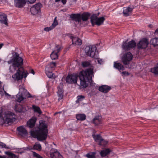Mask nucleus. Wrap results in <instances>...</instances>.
<instances>
[{"label": "nucleus", "instance_id": "obj_1", "mask_svg": "<svg viewBox=\"0 0 158 158\" xmlns=\"http://www.w3.org/2000/svg\"><path fill=\"white\" fill-rule=\"evenodd\" d=\"M12 54L10 60L7 62L8 64H11L9 68L10 72L11 73L16 72L12 75V78L14 80L17 81L21 80L23 78H26L28 73L27 71H24L22 67L23 59L17 52H13Z\"/></svg>", "mask_w": 158, "mask_h": 158}, {"label": "nucleus", "instance_id": "obj_2", "mask_svg": "<svg viewBox=\"0 0 158 158\" xmlns=\"http://www.w3.org/2000/svg\"><path fill=\"white\" fill-rule=\"evenodd\" d=\"M82 65L84 67H90L89 68L81 71L79 75L81 85L83 87L85 88L88 86L89 83L91 85H93L92 78L94 76V68L88 61L83 62Z\"/></svg>", "mask_w": 158, "mask_h": 158}, {"label": "nucleus", "instance_id": "obj_3", "mask_svg": "<svg viewBox=\"0 0 158 158\" xmlns=\"http://www.w3.org/2000/svg\"><path fill=\"white\" fill-rule=\"evenodd\" d=\"M40 125L38 130H31L30 132L31 135L33 138H36L39 141L45 140L48 136V130L47 126L45 121H40Z\"/></svg>", "mask_w": 158, "mask_h": 158}, {"label": "nucleus", "instance_id": "obj_4", "mask_svg": "<svg viewBox=\"0 0 158 158\" xmlns=\"http://www.w3.org/2000/svg\"><path fill=\"white\" fill-rule=\"evenodd\" d=\"M26 97H32V95L27 92V90L25 89L24 85H23L19 86V92L17 95L16 100L18 102H21L24 99L26 98Z\"/></svg>", "mask_w": 158, "mask_h": 158}, {"label": "nucleus", "instance_id": "obj_5", "mask_svg": "<svg viewBox=\"0 0 158 158\" xmlns=\"http://www.w3.org/2000/svg\"><path fill=\"white\" fill-rule=\"evenodd\" d=\"M85 52L88 56L93 58H98L99 56L97 48L94 45L86 46L85 48Z\"/></svg>", "mask_w": 158, "mask_h": 158}, {"label": "nucleus", "instance_id": "obj_6", "mask_svg": "<svg viewBox=\"0 0 158 158\" xmlns=\"http://www.w3.org/2000/svg\"><path fill=\"white\" fill-rule=\"evenodd\" d=\"M3 124H9L14 122L16 119V115L15 114L10 111L5 112L3 114Z\"/></svg>", "mask_w": 158, "mask_h": 158}, {"label": "nucleus", "instance_id": "obj_7", "mask_svg": "<svg viewBox=\"0 0 158 158\" xmlns=\"http://www.w3.org/2000/svg\"><path fill=\"white\" fill-rule=\"evenodd\" d=\"M90 17V14L87 12L84 13L81 15H80V21L79 22V23L81 26H86L89 23V20Z\"/></svg>", "mask_w": 158, "mask_h": 158}, {"label": "nucleus", "instance_id": "obj_8", "mask_svg": "<svg viewBox=\"0 0 158 158\" xmlns=\"http://www.w3.org/2000/svg\"><path fill=\"white\" fill-rule=\"evenodd\" d=\"M104 20V17H98L96 14L93 15L90 17V21L93 26L100 25L103 23Z\"/></svg>", "mask_w": 158, "mask_h": 158}, {"label": "nucleus", "instance_id": "obj_9", "mask_svg": "<svg viewBox=\"0 0 158 158\" xmlns=\"http://www.w3.org/2000/svg\"><path fill=\"white\" fill-rule=\"evenodd\" d=\"M14 109L17 113H24L29 109V107L26 104H17L14 107Z\"/></svg>", "mask_w": 158, "mask_h": 158}, {"label": "nucleus", "instance_id": "obj_10", "mask_svg": "<svg viewBox=\"0 0 158 158\" xmlns=\"http://www.w3.org/2000/svg\"><path fill=\"white\" fill-rule=\"evenodd\" d=\"M133 56L130 52H128L123 55L122 57V61L124 64H127L132 60Z\"/></svg>", "mask_w": 158, "mask_h": 158}, {"label": "nucleus", "instance_id": "obj_11", "mask_svg": "<svg viewBox=\"0 0 158 158\" xmlns=\"http://www.w3.org/2000/svg\"><path fill=\"white\" fill-rule=\"evenodd\" d=\"M136 45V44L135 42L132 40L128 43H127L126 41L123 42L122 47L123 50H129L135 47Z\"/></svg>", "mask_w": 158, "mask_h": 158}, {"label": "nucleus", "instance_id": "obj_12", "mask_svg": "<svg viewBox=\"0 0 158 158\" xmlns=\"http://www.w3.org/2000/svg\"><path fill=\"white\" fill-rule=\"evenodd\" d=\"M42 6V4L40 3H37L33 6L30 8V11L31 14L35 15L40 13V8Z\"/></svg>", "mask_w": 158, "mask_h": 158}, {"label": "nucleus", "instance_id": "obj_13", "mask_svg": "<svg viewBox=\"0 0 158 158\" xmlns=\"http://www.w3.org/2000/svg\"><path fill=\"white\" fill-rule=\"evenodd\" d=\"M78 77L76 74L69 75L67 76L66 79V82L69 83H73L76 84Z\"/></svg>", "mask_w": 158, "mask_h": 158}, {"label": "nucleus", "instance_id": "obj_14", "mask_svg": "<svg viewBox=\"0 0 158 158\" xmlns=\"http://www.w3.org/2000/svg\"><path fill=\"white\" fill-rule=\"evenodd\" d=\"M60 48L58 45H56L54 50L52 52L50 55V57L52 60H55L57 58L58 56L57 53L59 52Z\"/></svg>", "mask_w": 158, "mask_h": 158}, {"label": "nucleus", "instance_id": "obj_15", "mask_svg": "<svg viewBox=\"0 0 158 158\" xmlns=\"http://www.w3.org/2000/svg\"><path fill=\"white\" fill-rule=\"evenodd\" d=\"M148 41L146 39H142L137 44L138 48H145L148 46Z\"/></svg>", "mask_w": 158, "mask_h": 158}, {"label": "nucleus", "instance_id": "obj_16", "mask_svg": "<svg viewBox=\"0 0 158 158\" xmlns=\"http://www.w3.org/2000/svg\"><path fill=\"white\" fill-rule=\"evenodd\" d=\"M63 84L62 82L60 83L59 85L58 86V92L57 94L58 96V100L59 101L62 99L63 97Z\"/></svg>", "mask_w": 158, "mask_h": 158}, {"label": "nucleus", "instance_id": "obj_17", "mask_svg": "<svg viewBox=\"0 0 158 158\" xmlns=\"http://www.w3.org/2000/svg\"><path fill=\"white\" fill-rule=\"evenodd\" d=\"M50 156L52 158H63L62 156L56 149L52 148L50 151Z\"/></svg>", "mask_w": 158, "mask_h": 158}, {"label": "nucleus", "instance_id": "obj_18", "mask_svg": "<svg viewBox=\"0 0 158 158\" xmlns=\"http://www.w3.org/2000/svg\"><path fill=\"white\" fill-rule=\"evenodd\" d=\"M17 130L19 135L22 136L26 135L27 134V130L23 126L18 127L17 128Z\"/></svg>", "mask_w": 158, "mask_h": 158}, {"label": "nucleus", "instance_id": "obj_19", "mask_svg": "<svg viewBox=\"0 0 158 158\" xmlns=\"http://www.w3.org/2000/svg\"><path fill=\"white\" fill-rule=\"evenodd\" d=\"M26 2V0H14V5L17 7H22L25 4Z\"/></svg>", "mask_w": 158, "mask_h": 158}, {"label": "nucleus", "instance_id": "obj_20", "mask_svg": "<svg viewBox=\"0 0 158 158\" xmlns=\"http://www.w3.org/2000/svg\"><path fill=\"white\" fill-rule=\"evenodd\" d=\"M111 89L110 86L107 85H102L99 87L98 89L99 91L103 93H106L108 92Z\"/></svg>", "mask_w": 158, "mask_h": 158}, {"label": "nucleus", "instance_id": "obj_21", "mask_svg": "<svg viewBox=\"0 0 158 158\" xmlns=\"http://www.w3.org/2000/svg\"><path fill=\"white\" fill-rule=\"evenodd\" d=\"M36 120V118L32 117L27 122V126L31 128L35 126Z\"/></svg>", "mask_w": 158, "mask_h": 158}, {"label": "nucleus", "instance_id": "obj_22", "mask_svg": "<svg viewBox=\"0 0 158 158\" xmlns=\"http://www.w3.org/2000/svg\"><path fill=\"white\" fill-rule=\"evenodd\" d=\"M72 40L73 44L76 45H81L82 44L81 40L77 37H73L72 36L70 37Z\"/></svg>", "mask_w": 158, "mask_h": 158}, {"label": "nucleus", "instance_id": "obj_23", "mask_svg": "<svg viewBox=\"0 0 158 158\" xmlns=\"http://www.w3.org/2000/svg\"><path fill=\"white\" fill-rule=\"evenodd\" d=\"M0 22L1 23H4L6 25H7V19L6 14H0Z\"/></svg>", "mask_w": 158, "mask_h": 158}, {"label": "nucleus", "instance_id": "obj_24", "mask_svg": "<svg viewBox=\"0 0 158 158\" xmlns=\"http://www.w3.org/2000/svg\"><path fill=\"white\" fill-rule=\"evenodd\" d=\"M114 67L115 69H118L120 72L124 69V68L123 65L121 63L117 62H114Z\"/></svg>", "mask_w": 158, "mask_h": 158}, {"label": "nucleus", "instance_id": "obj_25", "mask_svg": "<svg viewBox=\"0 0 158 158\" xmlns=\"http://www.w3.org/2000/svg\"><path fill=\"white\" fill-rule=\"evenodd\" d=\"M93 123L95 125H98L102 123V117L99 115L96 116L93 119Z\"/></svg>", "mask_w": 158, "mask_h": 158}, {"label": "nucleus", "instance_id": "obj_26", "mask_svg": "<svg viewBox=\"0 0 158 158\" xmlns=\"http://www.w3.org/2000/svg\"><path fill=\"white\" fill-rule=\"evenodd\" d=\"M80 14H72L70 15V17L72 20H75L79 23V22L80 21Z\"/></svg>", "mask_w": 158, "mask_h": 158}, {"label": "nucleus", "instance_id": "obj_27", "mask_svg": "<svg viewBox=\"0 0 158 158\" xmlns=\"http://www.w3.org/2000/svg\"><path fill=\"white\" fill-rule=\"evenodd\" d=\"M27 148V150L33 149L34 150H36L39 151H40L41 150L42 148L40 143H36L34 145L33 147H31L29 148Z\"/></svg>", "mask_w": 158, "mask_h": 158}, {"label": "nucleus", "instance_id": "obj_28", "mask_svg": "<svg viewBox=\"0 0 158 158\" xmlns=\"http://www.w3.org/2000/svg\"><path fill=\"white\" fill-rule=\"evenodd\" d=\"M132 10V9L129 7H124L123 13L124 15L126 16H129Z\"/></svg>", "mask_w": 158, "mask_h": 158}, {"label": "nucleus", "instance_id": "obj_29", "mask_svg": "<svg viewBox=\"0 0 158 158\" xmlns=\"http://www.w3.org/2000/svg\"><path fill=\"white\" fill-rule=\"evenodd\" d=\"M45 71L47 76L49 78H55L56 77L52 73V70H49L48 68H45Z\"/></svg>", "mask_w": 158, "mask_h": 158}, {"label": "nucleus", "instance_id": "obj_30", "mask_svg": "<svg viewBox=\"0 0 158 158\" xmlns=\"http://www.w3.org/2000/svg\"><path fill=\"white\" fill-rule=\"evenodd\" d=\"M5 153L7 157H6L5 156H4L5 158H18V156L15 155L12 152L9 151L5 152Z\"/></svg>", "mask_w": 158, "mask_h": 158}, {"label": "nucleus", "instance_id": "obj_31", "mask_svg": "<svg viewBox=\"0 0 158 158\" xmlns=\"http://www.w3.org/2000/svg\"><path fill=\"white\" fill-rule=\"evenodd\" d=\"M76 117L77 120H84L86 118V116L84 114H79L76 115Z\"/></svg>", "mask_w": 158, "mask_h": 158}, {"label": "nucleus", "instance_id": "obj_32", "mask_svg": "<svg viewBox=\"0 0 158 158\" xmlns=\"http://www.w3.org/2000/svg\"><path fill=\"white\" fill-rule=\"evenodd\" d=\"M0 94L1 96H3L4 95L6 97H10V95L9 94H8L7 93L4 89L3 87H2H2L0 89Z\"/></svg>", "mask_w": 158, "mask_h": 158}, {"label": "nucleus", "instance_id": "obj_33", "mask_svg": "<svg viewBox=\"0 0 158 158\" xmlns=\"http://www.w3.org/2000/svg\"><path fill=\"white\" fill-rule=\"evenodd\" d=\"M150 43L154 46L158 45V38H155L152 39L150 41Z\"/></svg>", "mask_w": 158, "mask_h": 158}, {"label": "nucleus", "instance_id": "obj_34", "mask_svg": "<svg viewBox=\"0 0 158 158\" xmlns=\"http://www.w3.org/2000/svg\"><path fill=\"white\" fill-rule=\"evenodd\" d=\"M110 152V150L108 149H107L105 150L102 151L100 152V154L101 156H105L107 155Z\"/></svg>", "mask_w": 158, "mask_h": 158}, {"label": "nucleus", "instance_id": "obj_35", "mask_svg": "<svg viewBox=\"0 0 158 158\" xmlns=\"http://www.w3.org/2000/svg\"><path fill=\"white\" fill-rule=\"evenodd\" d=\"M56 66V64L55 62H51L48 64L46 68H48L49 70H53L54 69Z\"/></svg>", "mask_w": 158, "mask_h": 158}, {"label": "nucleus", "instance_id": "obj_36", "mask_svg": "<svg viewBox=\"0 0 158 158\" xmlns=\"http://www.w3.org/2000/svg\"><path fill=\"white\" fill-rule=\"evenodd\" d=\"M92 136L96 142H99L102 139L101 136L100 135H95L93 134Z\"/></svg>", "mask_w": 158, "mask_h": 158}, {"label": "nucleus", "instance_id": "obj_37", "mask_svg": "<svg viewBox=\"0 0 158 158\" xmlns=\"http://www.w3.org/2000/svg\"><path fill=\"white\" fill-rule=\"evenodd\" d=\"M32 108L35 112H37L40 114H41L42 112L40 110V108L39 107L35 105H33Z\"/></svg>", "mask_w": 158, "mask_h": 158}, {"label": "nucleus", "instance_id": "obj_38", "mask_svg": "<svg viewBox=\"0 0 158 158\" xmlns=\"http://www.w3.org/2000/svg\"><path fill=\"white\" fill-rule=\"evenodd\" d=\"M95 152H90L86 154L85 156L88 158H95Z\"/></svg>", "mask_w": 158, "mask_h": 158}, {"label": "nucleus", "instance_id": "obj_39", "mask_svg": "<svg viewBox=\"0 0 158 158\" xmlns=\"http://www.w3.org/2000/svg\"><path fill=\"white\" fill-rule=\"evenodd\" d=\"M151 71L155 74H158V64L156 66L151 69Z\"/></svg>", "mask_w": 158, "mask_h": 158}, {"label": "nucleus", "instance_id": "obj_40", "mask_svg": "<svg viewBox=\"0 0 158 158\" xmlns=\"http://www.w3.org/2000/svg\"><path fill=\"white\" fill-rule=\"evenodd\" d=\"M57 17H56L54 19L53 22L51 26V27L53 29L57 25H58V22L56 19Z\"/></svg>", "mask_w": 158, "mask_h": 158}, {"label": "nucleus", "instance_id": "obj_41", "mask_svg": "<svg viewBox=\"0 0 158 158\" xmlns=\"http://www.w3.org/2000/svg\"><path fill=\"white\" fill-rule=\"evenodd\" d=\"M5 148L7 149H11V147L9 146H6L5 144L3 143L0 142V148Z\"/></svg>", "mask_w": 158, "mask_h": 158}, {"label": "nucleus", "instance_id": "obj_42", "mask_svg": "<svg viewBox=\"0 0 158 158\" xmlns=\"http://www.w3.org/2000/svg\"><path fill=\"white\" fill-rule=\"evenodd\" d=\"M85 97L84 96L82 95H80L78 96L77 97V100L76 101V102L77 103H78L79 101H81L82 100H83L84 98Z\"/></svg>", "mask_w": 158, "mask_h": 158}, {"label": "nucleus", "instance_id": "obj_43", "mask_svg": "<svg viewBox=\"0 0 158 158\" xmlns=\"http://www.w3.org/2000/svg\"><path fill=\"white\" fill-rule=\"evenodd\" d=\"M107 143V141L102 139L99 142V144L100 145L103 146H105Z\"/></svg>", "mask_w": 158, "mask_h": 158}, {"label": "nucleus", "instance_id": "obj_44", "mask_svg": "<svg viewBox=\"0 0 158 158\" xmlns=\"http://www.w3.org/2000/svg\"><path fill=\"white\" fill-rule=\"evenodd\" d=\"M33 156L35 158H43L41 156L35 152H33Z\"/></svg>", "mask_w": 158, "mask_h": 158}, {"label": "nucleus", "instance_id": "obj_45", "mask_svg": "<svg viewBox=\"0 0 158 158\" xmlns=\"http://www.w3.org/2000/svg\"><path fill=\"white\" fill-rule=\"evenodd\" d=\"M99 56L98 57V58H94V59H96L97 60V61L98 64H102L103 63L104 61L102 59H100L98 58Z\"/></svg>", "mask_w": 158, "mask_h": 158}, {"label": "nucleus", "instance_id": "obj_46", "mask_svg": "<svg viewBox=\"0 0 158 158\" xmlns=\"http://www.w3.org/2000/svg\"><path fill=\"white\" fill-rule=\"evenodd\" d=\"M53 29L52 28V27L51 26H50L49 27H45L44 28V30L45 31H50L51 30H52Z\"/></svg>", "mask_w": 158, "mask_h": 158}, {"label": "nucleus", "instance_id": "obj_47", "mask_svg": "<svg viewBox=\"0 0 158 158\" xmlns=\"http://www.w3.org/2000/svg\"><path fill=\"white\" fill-rule=\"evenodd\" d=\"M88 96L89 97H91L92 96L94 95V93L93 92V91H91L88 94Z\"/></svg>", "mask_w": 158, "mask_h": 158}, {"label": "nucleus", "instance_id": "obj_48", "mask_svg": "<svg viewBox=\"0 0 158 158\" xmlns=\"http://www.w3.org/2000/svg\"><path fill=\"white\" fill-rule=\"evenodd\" d=\"M121 74L125 76L128 75H129V73L126 71H123L121 73Z\"/></svg>", "mask_w": 158, "mask_h": 158}, {"label": "nucleus", "instance_id": "obj_49", "mask_svg": "<svg viewBox=\"0 0 158 158\" xmlns=\"http://www.w3.org/2000/svg\"><path fill=\"white\" fill-rule=\"evenodd\" d=\"M60 0H55L56 2H58L60 1ZM62 2L64 4H65L66 2V0H61Z\"/></svg>", "mask_w": 158, "mask_h": 158}, {"label": "nucleus", "instance_id": "obj_50", "mask_svg": "<svg viewBox=\"0 0 158 158\" xmlns=\"http://www.w3.org/2000/svg\"><path fill=\"white\" fill-rule=\"evenodd\" d=\"M29 72L30 73L32 74L33 75L35 74V72L33 69H31L30 70Z\"/></svg>", "mask_w": 158, "mask_h": 158}, {"label": "nucleus", "instance_id": "obj_51", "mask_svg": "<svg viewBox=\"0 0 158 158\" xmlns=\"http://www.w3.org/2000/svg\"><path fill=\"white\" fill-rule=\"evenodd\" d=\"M46 87L48 89V92H49V85L48 83L46 85Z\"/></svg>", "mask_w": 158, "mask_h": 158}, {"label": "nucleus", "instance_id": "obj_52", "mask_svg": "<svg viewBox=\"0 0 158 158\" xmlns=\"http://www.w3.org/2000/svg\"><path fill=\"white\" fill-rule=\"evenodd\" d=\"M3 44H0V49L2 48V46H3ZM1 60L0 59V62L1 61Z\"/></svg>", "mask_w": 158, "mask_h": 158}, {"label": "nucleus", "instance_id": "obj_53", "mask_svg": "<svg viewBox=\"0 0 158 158\" xmlns=\"http://www.w3.org/2000/svg\"><path fill=\"white\" fill-rule=\"evenodd\" d=\"M155 33L158 34V28L155 31Z\"/></svg>", "mask_w": 158, "mask_h": 158}, {"label": "nucleus", "instance_id": "obj_54", "mask_svg": "<svg viewBox=\"0 0 158 158\" xmlns=\"http://www.w3.org/2000/svg\"><path fill=\"white\" fill-rule=\"evenodd\" d=\"M0 158H5L4 156H0Z\"/></svg>", "mask_w": 158, "mask_h": 158}, {"label": "nucleus", "instance_id": "obj_55", "mask_svg": "<svg viewBox=\"0 0 158 158\" xmlns=\"http://www.w3.org/2000/svg\"><path fill=\"white\" fill-rule=\"evenodd\" d=\"M149 27L151 28L152 27V25H149Z\"/></svg>", "mask_w": 158, "mask_h": 158}, {"label": "nucleus", "instance_id": "obj_56", "mask_svg": "<svg viewBox=\"0 0 158 158\" xmlns=\"http://www.w3.org/2000/svg\"><path fill=\"white\" fill-rule=\"evenodd\" d=\"M74 1L76 2V0H74Z\"/></svg>", "mask_w": 158, "mask_h": 158}]
</instances>
